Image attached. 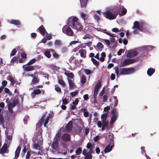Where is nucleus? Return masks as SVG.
I'll return each instance as SVG.
<instances>
[{
	"label": "nucleus",
	"mask_w": 159,
	"mask_h": 159,
	"mask_svg": "<svg viewBox=\"0 0 159 159\" xmlns=\"http://www.w3.org/2000/svg\"><path fill=\"white\" fill-rule=\"evenodd\" d=\"M67 24L73 29L80 31L83 29V27L80 22L79 20L76 17H72L69 18Z\"/></svg>",
	"instance_id": "f257e3e1"
},
{
	"label": "nucleus",
	"mask_w": 159,
	"mask_h": 159,
	"mask_svg": "<svg viewBox=\"0 0 159 159\" xmlns=\"http://www.w3.org/2000/svg\"><path fill=\"white\" fill-rule=\"evenodd\" d=\"M62 32L69 36H73L74 32L69 25H65L62 29Z\"/></svg>",
	"instance_id": "f03ea898"
},
{
	"label": "nucleus",
	"mask_w": 159,
	"mask_h": 159,
	"mask_svg": "<svg viewBox=\"0 0 159 159\" xmlns=\"http://www.w3.org/2000/svg\"><path fill=\"white\" fill-rule=\"evenodd\" d=\"M120 74L127 75L134 73L135 70L132 68H122L120 69Z\"/></svg>",
	"instance_id": "7ed1b4c3"
},
{
	"label": "nucleus",
	"mask_w": 159,
	"mask_h": 159,
	"mask_svg": "<svg viewBox=\"0 0 159 159\" xmlns=\"http://www.w3.org/2000/svg\"><path fill=\"white\" fill-rule=\"evenodd\" d=\"M112 115L111 119L110 124H113L116 120V118L118 117V113L116 112V110L115 108H113L111 111Z\"/></svg>",
	"instance_id": "20e7f679"
},
{
	"label": "nucleus",
	"mask_w": 159,
	"mask_h": 159,
	"mask_svg": "<svg viewBox=\"0 0 159 159\" xmlns=\"http://www.w3.org/2000/svg\"><path fill=\"white\" fill-rule=\"evenodd\" d=\"M112 12L109 10H107L105 14V17L110 20L116 19L117 16L116 14L114 13H112Z\"/></svg>",
	"instance_id": "39448f33"
},
{
	"label": "nucleus",
	"mask_w": 159,
	"mask_h": 159,
	"mask_svg": "<svg viewBox=\"0 0 159 159\" xmlns=\"http://www.w3.org/2000/svg\"><path fill=\"white\" fill-rule=\"evenodd\" d=\"M114 141L113 139H111L110 143L107 145L105 148L104 151L105 153L110 152L114 146Z\"/></svg>",
	"instance_id": "423d86ee"
},
{
	"label": "nucleus",
	"mask_w": 159,
	"mask_h": 159,
	"mask_svg": "<svg viewBox=\"0 0 159 159\" xmlns=\"http://www.w3.org/2000/svg\"><path fill=\"white\" fill-rule=\"evenodd\" d=\"M138 61V58H134V59H129L126 58L125 59L124 62H123L122 65L121 66L127 65H128L130 64L133 63L135 62Z\"/></svg>",
	"instance_id": "0eeeda50"
},
{
	"label": "nucleus",
	"mask_w": 159,
	"mask_h": 159,
	"mask_svg": "<svg viewBox=\"0 0 159 159\" xmlns=\"http://www.w3.org/2000/svg\"><path fill=\"white\" fill-rule=\"evenodd\" d=\"M44 90L43 89H34L33 92L31 93V96L32 98H34L36 95H39L42 92V94H43L44 93Z\"/></svg>",
	"instance_id": "6e6552de"
},
{
	"label": "nucleus",
	"mask_w": 159,
	"mask_h": 159,
	"mask_svg": "<svg viewBox=\"0 0 159 159\" xmlns=\"http://www.w3.org/2000/svg\"><path fill=\"white\" fill-rule=\"evenodd\" d=\"M121 10V7L120 5L114 7L111 10V11L117 16Z\"/></svg>",
	"instance_id": "1a4fd4ad"
},
{
	"label": "nucleus",
	"mask_w": 159,
	"mask_h": 159,
	"mask_svg": "<svg viewBox=\"0 0 159 159\" xmlns=\"http://www.w3.org/2000/svg\"><path fill=\"white\" fill-rule=\"evenodd\" d=\"M138 55L137 51L134 50H132L129 51L127 54V56L128 57H133L137 56Z\"/></svg>",
	"instance_id": "9d476101"
},
{
	"label": "nucleus",
	"mask_w": 159,
	"mask_h": 159,
	"mask_svg": "<svg viewBox=\"0 0 159 159\" xmlns=\"http://www.w3.org/2000/svg\"><path fill=\"white\" fill-rule=\"evenodd\" d=\"M37 30H38V31L42 35H44L46 34V32L47 33L45 28L43 25L40 26L37 29Z\"/></svg>",
	"instance_id": "9b49d317"
},
{
	"label": "nucleus",
	"mask_w": 159,
	"mask_h": 159,
	"mask_svg": "<svg viewBox=\"0 0 159 159\" xmlns=\"http://www.w3.org/2000/svg\"><path fill=\"white\" fill-rule=\"evenodd\" d=\"M25 65H23V68L27 72L34 70L35 69L34 67V66H28L25 67Z\"/></svg>",
	"instance_id": "f8f14e48"
},
{
	"label": "nucleus",
	"mask_w": 159,
	"mask_h": 159,
	"mask_svg": "<svg viewBox=\"0 0 159 159\" xmlns=\"http://www.w3.org/2000/svg\"><path fill=\"white\" fill-rule=\"evenodd\" d=\"M61 139L66 141H70V135L68 134H64L61 136Z\"/></svg>",
	"instance_id": "ddd939ff"
},
{
	"label": "nucleus",
	"mask_w": 159,
	"mask_h": 159,
	"mask_svg": "<svg viewBox=\"0 0 159 159\" xmlns=\"http://www.w3.org/2000/svg\"><path fill=\"white\" fill-rule=\"evenodd\" d=\"M67 80L69 85V88L70 89H73L76 87L75 85L72 80L69 78H67Z\"/></svg>",
	"instance_id": "4468645a"
},
{
	"label": "nucleus",
	"mask_w": 159,
	"mask_h": 159,
	"mask_svg": "<svg viewBox=\"0 0 159 159\" xmlns=\"http://www.w3.org/2000/svg\"><path fill=\"white\" fill-rule=\"evenodd\" d=\"M89 0H80V6L81 8H86Z\"/></svg>",
	"instance_id": "2eb2a0df"
},
{
	"label": "nucleus",
	"mask_w": 159,
	"mask_h": 159,
	"mask_svg": "<svg viewBox=\"0 0 159 159\" xmlns=\"http://www.w3.org/2000/svg\"><path fill=\"white\" fill-rule=\"evenodd\" d=\"M58 141H55L52 144V147L53 149L56 150L58 148Z\"/></svg>",
	"instance_id": "dca6fc26"
},
{
	"label": "nucleus",
	"mask_w": 159,
	"mask_h": 159,
	"mask_svg": "<svg viewBox=\"0 0 159 159\" xmlns=\"http://www.w3.org/2000/svg\"><path fill=\"white\" fill-rule=\"evenodd\" d=\"M66 128L69 132L70 131L72 128V124L71 121H69L66 125Z\"/></svg>",
	"instance_id": "f3484780"
},
{
	"label": "nucleus",
	"mask_w": 159,
	"mask_h": 159,
	"mask_svg": "<svg viewBox=\"0 0 159 159\" xmlns=\"http://www.w3.org/2000/svg\"><path fill=\"white\" fill-rule=\"evenodd\" d=\"M79 53L80 54V56L83 58H85L86 56V52L85 50L81 49L79 50Z\"/></svg>",
	"instance_id": "a211bd4d"
},
{
	"label": "nucleus",
	"mask_w": 159,
	"mask_h": 159,
	"mask_svg": "<svg viewBox=\"0 0 159 159\" xmlns=\"http://www.w3.org/2000/svg\"><path fill=\"white\" fill-rule=\"evenodd\" d=\"M155 70L154 69L151 68H149L147 70V73L148 76H150L155 72Z\"/></svg>",
	"instance_id": "6ab92c4d"
},
{
	"label": "nucleus",
	"mask_w": 159,
	"mask_h": 159,
	"mask_svg": "<svg viewBox=\"0 0 159 159\" xmlns=\"http://www.w3.org/2000/svg\"><path fill=\"white\" fill-rule=\"evenodd\" d=\"M10 23L17 26H20V22L19 20H11L10 21Z\"/></svg>",
	"instance_id": "aec40b11"
},
{
	"label": "nucleus",
	"mask_w": 159,
	"mask_h": 159,
	"mask_svg": "<svg viewBox=\"0 0 159 159\" xmlns=\"http://www.w3.org/2000/svg\"><path fill=\"white\" fill-rule=\"evenodd\" d=\"M140 27L139 26V23L138 21H135L134 23V25L132 27L133 29H135V28L139 30Z\"/></svg>",
	"instance_id": "412c9836"
},
{
	"label": "nucleus",
	"mask_w": 159,
	"mask_h": 159,
	"mask_svg": "<svg viewBox=\"0 0 159 159\" xmlns=\"http://www.w3.org/2000/svg\"><path fill=\"white\" fill-rule=\"evenodd\" d=\"M49 50L52 52L53 56L56 59H57L59 57V55L56 52L55 50L52 49H49Z\"/></svg>",
	"instance_id": "4be33fe9"
},
{
	"label": "nucleus",
	"mask_w": 159,
	"mask_h": 159,
	"mask_svg": "<svg viewBox=\"0 0 159 159\" xmlns=\"http://www.w3.org/2000/svg\"><path fill=\"white\" fill-rule=\"evenodd\" d=\"M20 150L21 147L19 146L17 148L15 152V156H16V157H19Z\"/></svg>",
	"instance_id": "5701e85b"
},
{
	"label": "nucleus",
	"mask_w": 159,
	"mask_h": 159,
	"mask_svg": "<svg viewBox=\"0 0 159 159\" xmlns=\"http://www.w3.org/2000/svg\"><path fill=\"white\" fill-rule=\"evenodd\" d=\"M108 116V114L106 113L104 114H102L101 116V118L102 120V121L107 122L106 121L107 118Z\"/></svg>",
	"instance_id": "b1692460"
},
{
	"label": "nucleus",
	"mask_w": 159,
	"mask_h": 159,
	"mask_svg": "<svg viewBox=\"0 0 159 159\" xmlns=\"http://www.w3.org/2000/svg\"><path fill=\"white\" fill-rule=\"evenodd\" d=\"M52 118V116L51 115L49 114L48 116L45 120V122L44 123V125L45 127H46L47 126V125L48 122L49 120L50 119H51Z\"/></svg>",
	"instance_id": "393cba45"
},
{
	"label": "nucleus",
	"mask_w": 159,
	"mask_h": 159,
	"mask_svg": "<svg viewBox=\"0 0 159 159\" xmlns=\"http://www.w3.org/2000/svg\"><path fill=\"white\" fill-rule=\"evenodd\" d=\"M64 74L67 77V78L73 79L74 78V75L72 72H70V73L65 72Z\"/></svg>",
	"instance_id": "a878e982"
},
{
	"label": "nucleus",
	"mask_w": 159,
	"mask_h": 159,
	"mask_svg": "<svg viewBox=\"0 0 159 159\" xmlns=\"http://www.w3.org/2000/svg\"><path fill=\"white\" fill-rule=\"evenodd\" d=\"M39 81V80L37 78L36 76H35L34 77V78H33L30 84H33L35 83H38Z\"/></svg>",
	"instance_id": "bb28decb"
},
{
	"label": "nucleus",
	"mask_w": 159,
	"mask_h": 159,
	"mask_svg": "<svg viewBox=\"0 0 159 159\" xmlns=\"http://www.w3.org/2000/svg\"><path fill=\"white\" fill-rule=\"evenodd\" d=\"M50 50H46L44 52V55L46 57L48 58H50L51 56V55L50 54Z\"/></svg>",
	"instance_id": "cd10ccee"
},
{
	"label": "nucleus",
	"mask_w": 159,
	"mask_h": 159,
	"mask_svg": "<svg viewBox=\"0 0 159 159\" xmlns=\"http://www.w3.org/2000/svg\"><path fill=\"white\" fill-rule=\"evenodd\" d=\"M58 82L59 84H61L63 87H65L66 86V84L63 80L61 79H58Z\"/></svg>",
	"instance_id": "c85d7f7f"
},
{
	"label": "nucleus",
	"mask_w": 159,
	"mask_h": 159,
	"mask_svg": "<svg viewBox=\"0 0 159 159\" xmlns=\"http://www.w3.org/2000/svg\"><path fill=\"white\" fill-rule=\"evenodd\" d=\"M103 124L102 125V127L101 129V130L102 131H103L105 130V128H106V127H107V125L108 124V121H107V122H102Z\"/></svg>",
	"instance_id": "c756f323"
},
{
	"label": "nucleus",
	"mask_w": 159,
	"mask_h": 159,
	"mask_svg": "<svg viewBox=\"0 0 159 159\" xmlns=\"http://www.w3.org/2000/svg\"><path fill=\"white\" fill-rule=\"evenodd\" d=\"M46 113H44L41 117V119L39 120V123L41 125H42L43 123L44 120V118L45 117Z\"/></svg>",
	"instance_id": "7c9ffc66"
},
{
	"label": "nucleus",
	"mask_w": 159,
	"mask_h": 159,
	"mask_svg": "<svg viewBox=\"0 0 159 159\" xmlns=\"http://www.w3.org/2000/svg\"><path fill=\"white\" fill-rule=\"evenodd\" d=\"M91 61H92L93 64L96 66V67H98L99 65V62L98 61H97L96 59H95L93 58H92Z\"/></svg>",
	"instance_id": "2f4dec72"
},
{
	"label": "nucleus",
	"mask_w": 159,
	"mask_h": 159,
	"mask_svg": "<svg viewBox=\"0 0 159 159\" xmlns=\"http://www.w3.org/2000/svg\"><path fill=\"white\" fill-rule=\"evenodd\" d=\"M81 18L84 19V21H85L88 17V15L83 12H81Z\"/></svg>",
	"instance_id": "473e14b6"
},
{
	"label": "nucleus",
	"mask_w": 159,
	"mask_h": 159,
	"mask_svg": "<svg viewBox=\"0 0 159 159\" xmlns=\"http://www.w3.org/2000/svg\"><path fill=\"white\" fill-rule=\"evenodd\" d=\"M54 44L56 46H60L62 44V42L61 40L57 39L55 40Z\"/></svg>",
	"instance_id": "72a5a7b5"
},
{
	"label": "nucleus",
	"mask_w": 159,
	"mask_h": 159,
	"mask_svg": "<svg viewBox=\"0 0 159 159\" xmlns=\"http://www.w3.org/2000/svg\"><path fill=\"white\" fill-rule=\"evenodd\" d=\"M7 150V148L6 147L3 146L0 149V153L2 154L5 153L6 152Z\"/></svg>",
	"instance_id": "f704fd0d"
},
{
	"label": "nucleus",
	"mask_w": 159,
	"mask_h": 159,
	"mask_svg": "<svg viewBox=\"0 0 159 159\" xmlns=\"http://www.w3.org/2000/svg\"><path fill=\"white\" fill-rule=\"evenodd\" d=\"M97 46L100 51H102L103 48V46L102 43L99 42L97 44Z\"/></svg>",
	"instance_id": "c9c22d12"
},
{
	"label": "nucleus",
	"mask_w": 159,
	"mask_h": 159,
	"mask_svg": "<svg viewBox=\"0 0 159 159\" xmlns=\"http://www.w3.org/2000/svg\"><path fill=\"white\" fill-rule=\"evenodd\" d=\"M40 145L38 143L37 144H34V148L39 150H41V148L40 145H42L41 143H40Z\"/></svg>",
	"instance_id": "e433bc0d"
},
{
	"label": "nucleus",
	"mask_w": 159,
	"mask_h": 159,
	"mask_svg": "<svg viewBox=\"0 0 159 159\" xmlns=\"http://www.w3.org/2000/svg\"><path fill=\"white\" fill-rule=\"evenodd\" d=\"M61 134L58 132L56 135L54 139L55 141H58L61 138Z\"/></svg>",
	"instance_id": "4c0bfd02"
},
{
	"label": "nucleus",
	"mask_w": 159,
	"mask_h": 159,
	"mask_svg": "<svg viewBox=\"0 0 159 159\" xmlns=\"http://www.w3.org/2000/svg\"><path fill=\"white\" fill-rule=\"evenodd\" d=\"M36 61V59H32L31 60L26 64L25 65L30 66L34 63Z\"/></svg>",
	"instance_id": "58836bf2"
},
{
	"label": "nucleus",
	"mask_w": 159,
	"mask_h": 159,
	"mask_svg": "<svg viewBox=\"0 0 159 159\" xmlns=\"http://www.w3.org/2000/svg\"><path fill=\"white\" fill-rule=\"evenodd\" d=\"M92 154H90L89 153L87 152V154L85 155V159H92Z\"/></svg>",
	"instance_id": "ea45409f"
},
{
	"label": "nucleus",
	"mask_w": 159,
	"mask_h": 159,
	"mask_svg": "<svg viewBox=\"0 0 159 159\" xmlns=\"http://www.w3.org/2000/svg\"><path fill=\"white\" fill-rule=\"evenodd\" d=\"M82 112H84V115L85 117H88L89 116V113L87 111L86 109L85 108H84L82 110Z\"/></svg>",
	"instance_id": "a19ab883"
},
{
	"label": "nucleus",
	"mask_w": 159,
	"mask_h": 159,
	"mask_svg": "<svg viewBox=\"0 0 159 159\" xmlns=\"http://www.w3.org/2000/svg\"><path fill=\"white\" fill-rule=\"evenodd\" d=\"M143 48L147 51H149L152 49L153 47L150 46H146L143 47Z\"/></svg>",
	"instance_id": "79ce46f5"
},
{
	"label": "nucleus",
	"mask_w": 159,
	"mask_h": 159,
	"mask_svg": "<svg viewBox=\"0 0 159 159\" xmlns=\"http://www.w3.org/2000/svg\"><path fill=\"white\" fill-rule=\"evenodd\" d=\"M82 151L81 148L79 147L76 149L75 151V153L77 155H79L81 153Z\"/></svg>",
	"instance_id": "37998d69"
},
{
	"label": "nucleus",
	"mask_w": 159,
	"mask_h": 159,
	"mask_svg": "<svg viewBox=\"0 0 159 159\" xmlns=\"http://www.w3.org/2000/svg\"><path fill=\"white\" fill-rule=\"evenodd\" d=\"M8 80L11 82L12 85H14L16 83V81L11 76H9L8 77Z\"/></svg>",
	"instance_id": "c03bdc74"
},
{
	"label": "nucleus",
	"mask_w": 159,
	"mask_h": 159,
	"mask_svg": "<svg viewBox=\"0 0 159 159\" xmlns=\"http://www.w3.org/2000/svg\"><path fill=\"white\" fill-rule=\"evenodd\" d=\"M4 121V119L2 113H0V124H3Z\"/></svg>",
	"instance_id": "a18cd8bd"
},
{
	"label": "nucleus",
	"mask_w": 159,
	"mask_h": 159,
	"mask_svg": "<svg viewBox=\"0 0 159 159\" xmlns=\"http://www.w3.org/2000/svg\"><path fill=\"white\" fill-rule=\"evenodd\" d=\"M101 86V82L99 80L96 85L95 88L99 89Z\"/></svg>",
	"instance_id": "49530a36"
},
{
	"label": "nucleus",
	"mask_w": 159,
	"mask_h": 159,
	"mask_svg": "<svg viewBox=\"0 0 159 159\" xmlns=\"http://www.w3.org/2000/svg\"><path fill=\"white\" fill-rule=\"evenodd\" d=\"M86 80L85 77L84 75H82L81 80V83L83 84L85 83L86 81Z\"/></svg>",
	"instance_id": "de8ad7c7"
},
{
	"label": "nucleus",
	"mask_w": 159,
	"mask_h": 159,
	"mask_svg": "<svg viewBox=\"0 0 159 159\" xmlns=\"http://www.w3.org/2000/svg\"><path fill=\"white\" fill-rule=\"evenodd\" d=\"M139 31H141L143 32H146L148 31V29L147 28H144L142 26H140L139 29Z\"/></svg>",
	"instance_id": "09e8293b"
},
{
	"label": "nucleus",
	"mask_w": 159,
	"mask_h": 159,
	"mask_svg": "<svg viewBox=\"0 0 159 159\" xmlns=\"http://www.w3.org/2000/svg\"><path fill=\"white\" fill-rule=\"evenodd\" d=\"M55 89L57 92L60 93H61V89L60 87L56 85L55 86Z\"/></svg>",
	"instance_id": "8fccbe9b"
},
{
	"label": "nucleus",
	"mask_w": 159,
	"mask_h": 159,
	"mask_svg": "<svg viewBox=\"0 0 159 159\" xmlns=\"http://www.w3.org/2000/svg\"><path fill=\"white\" fill-rule=\"evenodd\" d=\"M78 91L77 90H75L74 92H71L70 93V94L72 97H73L75 96L77 94Z\"/></svg>",
	"instance_id": "3c124183"
},
{
	"label": "nucleus",
	"mask_w": 159,
	"mask_h": 159,
	"mask_svg": "<svg viewBox=\"0 0 159 159\" xmlns=\"http://www.w3.org/2000/svg\"><path fill=\"white\" fill-rule=\"evenodd\" d=\"M20 57L19 56L18 57H13L12 59H11V62H15L17 61L18 58H19Z\"/></svg>",
	"instance_id": "603ef678"
},
{
	"label": "nucleus",
	"mask_w": 159,
	"mask_h": 159,
	"mask_svg": "<svg viewBox=\"0 0 159 159\" xmlns=\"http://www.w3.org/2000/svg\"><path fill=\"white\" fill-rule=\"evenodd\" d=\"M84 72L85 74L87 75H90L92 73L91 71L90 70L88 69H84Z\"/></svg>",
	"instance_id": "864d4df0"
},
{
	"label": "nucleus",
	"mask_w": 159,
	"mask_h": 159,
	"mask_svg": "<svg viewBox=\"0 0 159 159\" xmlns=\"http://www.w3.org/2000/svg\"><path fill=\"white\" fill-rule=\"evenodd\" d=\"M16 52V51L15 48L13 49L11 51V53H10V56H13L15 55Z\"/></svg>",
	"instance_id": "5fc2aeb1"
},
{
	"label": "nucleus",
	"mask_w": 159,
	"mask_h": 159,
	"mask_svg": "<svg viewBox=\"0 0 159 159\" xmlns=\"http://www.w3.org/2000/svg\"><path fill=\"white\" fill-rule=\"evenodd\" d=\"M30 151H28L27 152L26 155V158L27 159H30V157L31 155L30 154Z\"/></svg>",
	"instance_id": "6e6d98bb"
},
{
	"label": "nucleus",
	"mask_w": 159,
	"mask_h": 159,
	"mask_svg": "<svg viewBox=\"0 0 159 159\" xmlns=\"http://www.w3.org/2000/svg\"><path fill=\"white\" fill-rule=\"evenodd\" d=\"M19 103V101L17 99H14L12 102V103L15 106L17 105Z\"/></svg>",
	"instance_id": "4d7b16f0"
},
{
	"label": "nucleus",
	"mask_w": 159,
	"mask_h": 159,
	"mask_svg": "<svg viewBox=\"0 0 159 159\" xmlns=\"http://www.w3.org/2000/svg\"><path fill=\"white\" fill-rule=\"evenodd\" d=\"M114 69L115 70L116 73V75L117 76L118 75L119 72V67L116 66L114 68Z\"/></svg>",
	"instance_id": "13d9d810"
},
{
	"label": "nucleus",
	"mask_w": 159,
	"mask_h": 159,
	"mask_svg": "<svg viewBox=\"0 0 159 159\" xmlns=\"http://www.w3.org/2000/svg\"><path fill=\"white\" fill-rule=\"evenodd\" d=\"M62 104L64 105H66L68 103V101L67 99L65 98L62 99Z\"/></svg>",
	"instance_id": "bf43d9fd"
},
{
	"label": "nucleus",
	"mask_w": 159,
	"mask_h": 159,
	"mask_svg": "<svg viewBox=\"0 0 159 159\" xmlns=\"http://www.w3.org/2000/svg\"><path fill=\"white\" fill-rule=\"evenodd\" d=\"M124 52V50H123L122 49H120L118 52H117V54L119 56H120L122 52Z\"/></svg>",
	"instance_id": "052dcab7"
},
{
	"label": "nucleus",
	"mask_w": 159,
	"mask_h": 159,
	"mask_svg": "<svg viewBox=\"0 0 159 159\" xmlns=\"http://www.w3.org/2000/svg\"><path fill=\"white\" fill-rule=\"evenodd\" d=\"M86 147L88 149H89L93 148V146L90 143H89L87 144Z\"/></svg>",
	"instance_id": "680f3d73"
},
{
	"label": "nucleus",
	"mask_w": 159,
	"mask_h": 159,
	"mask_svg": "<svg viewBox=\"0 0 159 159\" xmlns=\"http://www.w3.org/2000/svg\"><path fill=\"white\" fill-rule=\"evenodd\" d=\"M67 51V48L66 47H63L61 49V52L62 53H65Z\"/></svg>",
	"instance_id": "e2e57ef3"
},
{
	"label": "nucleus",
	"mask_w": 159,
	"mask_h": 159,
	"mask_svg": "<svg viewBox=\"0 0 159 159\" xmlns=\"http://www.w3.org/2000/svg\"><path fill=\"white\" fill-rule=\"evenodd\" d=\"M121 12L122 15H124L127 13V10L125 8H124L122 10Z\"/></svg>",
	"instance_id": "0e129e2a"
},
{
	"label": "nucleus",
	"mask_w": 159,
	"mask_h": 159,
	"mask_svg": "<svg viewBox=\"0 0 159 159\" xmlns=\"http://www.w3.org/2000/svg\"><path fill=\"white\" fill-rule=\"evenodd\" d=\"M79 102V100L78 99H76L75 100V101L73 102V104L74 105H77Z\"/></svg>",
	"instance_id": "69168bd1"
},
{
	"label": "nucleus",
	"mask_w": 159,
	"mask_h": 159,
	"mask_svg": "<svg viewBox=\"0 0 159 159\" xmlns=\"http://www.w3.org/2000/svg\"><path fill=\"white\" fill-rule=\"evenodd\" d=\"M103 40L107 45L109 46L110 45L111 43L109 40L107 39H103Z\"/></svg>",
	"instance_id": "338daca9"
},
{
	"label": "nucleus",
	"mask_w": 159,
	"mask_h": 159,
	"mask_svg": "<svg viewBox=\"0 0 159 159\" xmlns=\"http://www.w3.org/2000/svg\"><path fill=\"white\" fill-rule=\"evenodd\" d=\"M21 56L23 58H25L26 57L27 55L25 52H22L21 54Z\"/></svg>",
	"instance_id": "774afa93"
}]
</instances>
